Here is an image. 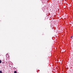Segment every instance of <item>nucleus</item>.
<instances>
[{
	"label": "nucleus",
	"instance_id": "2",
	"mask_svg": "<svg viewBox=\"0 0 73 73\" xmlns=\"http://www.w3.org/2000/svg\"><path fill=\"white\" fill-rule=\"evenodd\" d=\"M1 60H0V64H1Z\"/></svg>",
	"mask_w": 73,
	"mask_h": 73
},
{
	"label": "nucleus",
	"instance_id": "1",
	"mask_svg": "<svg viewBox=\"0 0 73 73\" xmlns=\"http://www.w3.org/2000/svg\"><path fill=\"white\" fill-rule=\"evenodd\" d=\"M6 57L8 58H9V55H8V54H6Z\"/></svg>",
	"mask_w": 73,
	"mask_h": 73
},
{
	"label": "nucleus",
	"instance_id": "3",
	"mask_svg": "<svg viewBox=\"0 0 73 73\" xmlns=\"http://www.w3.org/2000/svg\"><path fill=\"white\" fill-rule=\"evenodd\" d=\"M14 73H17V72L16 71H15L14 72Z\"/></svg>",
	"mask_w": 73,
	"mask_h": 73
},
{
	"label": "nucleus",
	"instance_id": "6",
	"mask_svg": "<svg viewBox=\"0 0 73 73\" xmlns=\"http://www.w3.org/2000/svg\"><path fill=\"white\" fill-rule=\"evenodd\" d=\"M66 1V0H65V1Z\"/></svg>",
	"mask_w": 73,
	"mask_h": 73
},
{
	"label": "nucleus",
	"instance_id": "4",
	"mask_svg": "<svg viewBox=\"0 0 73 73\" xmlns=\"http://www.w3.org/2000/svg\"><path fill=\"white\" fill-rule=\"evenodd\" d=\"M2 71H0V73H2Z\"/></svg>",
	"mask_w": 73,
	"mask_h": 73
},
{
	"label": "nucleus",
	"instance_id": "5",
	"mask_svg": "<svg viewBox=\"0 0 73 73\" xmlns=\"http://www.w3.org/2000/svg\"><path fill=\"white\" fill-rule=\"evenodd\" d=\"M72 37H73V36H72L71 37V38H72Z\"/></svg>",
	"mask_w": 73,
	"mask_h": 73
}]
</instances>
